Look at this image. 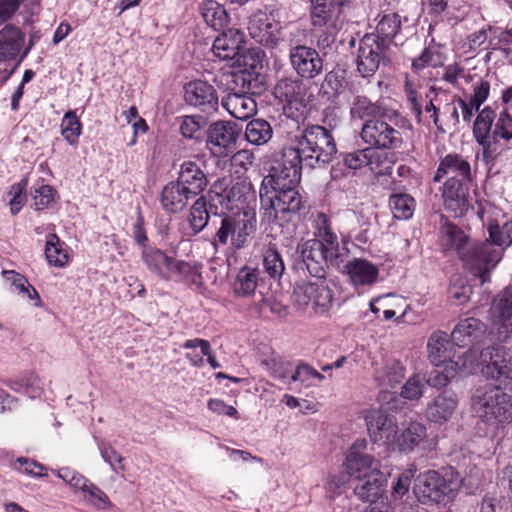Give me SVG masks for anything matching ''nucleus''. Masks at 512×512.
Here are the masks:
<instances>
[{"mask_svg":"<svg viewBox=\"0 0 512 512\" xmlns=\"http://www.w3.org/2000/svg\"><path fill=\"white\" fill-rule=\"evenodd\" d=\"M337 148L331 132L320 126L306 127L295 144L285 147L282 163L272 167L260 186V215L268 223L291 220L292 215L304 208V199L298 190L303 167L315 168L328 164Z\"/></svg>","mask_w":512,"mask_h":512,"instance_id":"1","label":"nucleus"},{"mask_svg":"<svg viewBox=\"0 0 512 512\" xmlns=\"http://www.w3.org/2000/svg\"><path fill=\"white\" fill-rule=\"evenodd\" d=\"M479 363L482 372L495 380V386L480 388L472 397V408L485 423L498 426L512 420V403L503 389L512 388V362L506 357L505 349L490 346L483 349Z\"/></svg>","mask_w":512,"mask_h":512,"instance_id":"2","label":"nucleus"},{"mask_svg":"<svg viewBox=\"0 0 512 512\" xmlns=\"http://www.w3.org/2000/svg\"><path fill=\"white\" fill-rule=\"evenodd\" d=\"M316 223L318 238L298 245L297 251L311 276L324 277L326 267L341 268L348 250L340 247L338 237L332 232L329 219L324 213L318 215Z\"/></svg>","mask_w":512,"mask_h":512,"instance_id":"3","label":"nucleus"},{"mask_svg":"<svg viewBox=\"0 0 512 512\" xmlns=\"http://www.w3.org/2000/svg\"><path fill=\"white\" fill-rule=\"evenodd\" d=\"M461 483L462 478L452 467L441 471L428 470L416 477L414 493L418 500L424 504H446L455 497Z\"/></svg>","mask_w":512,"mask_h":512,"instance_id":"4","label":"nucleus"},{"mask_svg":"<svg viewBox=\"0 0 512 512\" xmlns=\"http://www.w3.org/2000/svg\"><path fill=\"white\" fill-rule=\"evenodd\" d=\"M256 230V215L254 211L244 210L242 214L226 215L221 219L211 244L215 250L228 244L235 249H241L248 244L249 237Z\"/></svg>","mask_w":512,"mask_h":512,"instance_id":"5","label":"nucleus"},{"mask_svg":"<svg viewBox=\"0 0 512 512\" xmlns=\"http://www.w3.org/2000/svg\"><path fill=\"white\" fill-rule=\"evenodd\" d=\"M496 119V111L490 106L484 107L477 115L473 125V136L482 148V161L491 173L497 158L505 147L499 137L492 133L493 122Z\"/></svg>","mask_w":512,"mask_h":512,"instance_id":"6","label":"nucleus"},{"mask_svg":"<svg viewBox=\"0 0 512 512\" xmlns=\"http://www.w3.org/2000/svg\"><path fill=\"white\" fill-rule=\"evenodd\" d=\"M502 257V248H496L489 239H486L468 244L461 252L460 259L474 276L481 279V284H484L490 280V271L496 267Z\"/></svg>","mask_w":512,"mask_h":512,"instance_id":"7","label":"nucleus"},{"mask_svg":"<svg viewBox=\"0 0 512 512\" xmlns=\"http://www.w3.org/2000/svg\"><path fill=\"white\" fill-rule=\"evenodd\" d=\"M227 78L228 93L222 98V106L236 119L246 120L252 117L256 113L257 105L250 95V81L243 74H231Z\"/></svg>","mask_w":512,"mask_h":512,"instance_id":"8","label":"nucleus"},{"mask_svg":"<svg viewBox=\"0 0 512 512\" xmlns=\"http://www.w3.org/2000/svg\"><path fill=\"white\" fill-rule=\"evenodd\" d=\"M291 299L299 309L311 306L315 313L324 314L332 306L333 292L324 277H316L315 281L296 283Z\"/></svg>","mask_w":512,"mask_h":512,"instance_id":"9","label":"nucleus"},{"mask_svg":"<svg viewBox=\"0 0 512 512\" xmlns=\"http://www.w3.org/2000/svg\"><path fill=\"white\" fill-rule=\"evenodd\" d=\"M387 119L392 121L387 114H381L377 118L366 120L363 124L360 135L362 140L369 145L368 148L394 150L402 146V133L388 123Z\"/></svg>","mask_w":512,"mask_h":512,"instance_id":"10","label":"nucleus"},{"mask_svg":"<svg viewBox=\"0 0 512 512\" xmlns=\"http://www.w3.org/2000/svg\"><path fill=\"white\" fill-rule=\"evenodd\" d=\"M390 47L379 41L374 34H365L359 41L356 66L358 73L364 77L373 76L381 65L391 62Z\"/></svg>","mask_w":512,"mask_h":512,"instance_id":"11","label":"nucleus"},{"mask_svg":"<svg viewBox=\"0 0 512 512\" xmlns=\"http://www.w3.org/2000/svg\"><path fill=\"white\" fill-rule=\"evenodd\" d=\"M142 259L151 272L164 280H180L194 273L193 267L189 263L168 257L157 248H144L142 250Z\"/></svg>","mask_w":512,"mask_h":512,"instance_id":"12","label":"nucleus"},{"mask_svg":"<svg viewBox=\"0 0 512 512\" xmlns=\"http://www.w3.org/2000/svg\"><path fill=\"white\" fill-rule=\"evenodd\" d=\"M289 64L296 76L312 80L323 73L324 60L319 52L304 44L293 45L288 52Z\"/></svg>","mask_w":512,"mask_h":512,"instance_id":"13","label":"nucleus"},{"mask_svg":"<svg viewBox=\"0 0 512 512\" xmlns=\"http://www.w3.org/2000/svg\"><path fill=\"white\" fill-rule=\"evenodd\" d=\"M239 136L240 129L236 123L217 121L207 129V147L216 156H228L235 150Z\"/></svg>","mask_w":512,"mask_h":512,"instance_id":"14","label":"nucleus"},{"mask_svg":"<svg viewBox=\"0 0 512 512\" xmlns=\"http://www.w3.org/2000/svg\"><path fill=\"white\" fill-rule=\"evenodd\" d=\"M211 192L219 197L221 205L231 211L240 209L255 196L252 184L246 180L237 181L231 187L227 186L226 179L218 180L212 185Z\"/></svg>","mask_w":512,"mask_h":512,"instance_id":"15","label":"nucleus"},{"mask_svg":"<svg viewBox=\"0 0 512 512\" xmlns=\"http://www.w3.org/2000/svg\"><path fill=\"white\" fill-rule=\"evenodd\" d=\"M304 80L298 76L279 79L274 88L275 96L285 102L289 109L305 108L310 102L311 94ZM284 108L286 109V106Z\"/></svg>","mask_w":512,"mask_h":512,"instance_id":"16","label":"nucleus"},{"mask_svg":"<svg viewBox=\"0 0 512 512\" xmlns=\"http://www.w3.org/2000/svg\"><path fill=\"white\" fill-rule=\"evenodd\" d=\"M365 422L368 433L374 442L394 443L397 434L395 418L381 409L365 411Z\"/></svg>","mask_w":512,"mask_h":512,"instance_id":"17","label":"nucleus"},{"mask_svg":"<svg viewBox=\"0 0 512 512\" xmlns=\"http://www.w3.org/2000/svg\"><path fill=\"white\" fill-rule=\"evenodd\" d=\"M366 448V440L361 439L355 441L347 452L344 469L352 479L378 469L377 461L373 456L366 453Z\"/></svg>","mask_w":512,"mask_h":512,"instance_id":"18","label":"nucleus"},{"mask_svg":"<svg viewBox=\"0 0 512 512\" xmlns=\"http://www.w3.org/2000/svg\"><path fill=\"white\" fill-rule=\"evenodd\" d=\"M185 101L204 113L210 114L218 109V96L212 85L196 80L185 85Z\"/></svg>","mask_w":512,"mask_h":512,"instance_id":"19","label":"nucleus"},{"mask_svg":"<svg viewBox=\"0 0 512 512\" xmlns=\"http://www.w3.org/2000/svg\"><path fill=\"white\" fill-rule=\"evenodd\" d=\"M353 480L356 482L353 491L359 500L373 503L385 498L384 491L387 480L385 474L379 469Z\"/></svg>","mask_w":512,"mask_h":512,"instance_id":"20","label":"nucleus"},{"mask_svg":"<svg viewBox=\"0 0 512 512\" xmlns=\"http://www.w3.org/2000/svg\"><path fill=\"white\" fill-rule=\"evenodd\" d=\"M176 181L193 198L200 195L208 186V177L201 164L196 161H184L178 173Z\"/></svg>","mask_w":512,"mask_h":512,"instance_id":"21","label":"nucleus"},{"mask_svg":"<svg viewBox=\"0 0 512 512\" xmlns=\"http://www.w3.org/2000/svg\"><path fill=\"white\" fill-rule=\"evenodd\" d=\"M25 42V34L20 28L7 24L0 30V62L17 60L20 56Z\"/></svg>","mask_w":512,"mask_h":512,"instance_id":"22","label":"nucleus"},{"mask_svg":"<svg viewBox=\"0 0 512 512\" xmlns=\"http://www.w3.org/2000/svg\"><path fill=\"white\" fill-rule=\"evenodd\" d=\"M467 181L449 177L444 183L443 200L445 209L452 212L454 216H462L468 209Z\"/></svg>","mask_w":512,"mask_h":512,"instance_id":"23","label":"nucleus"},{"mask_svg":"<svg viewBox=\"0 0 512 512\" xmlns=\"http://www.w3.org/2000/svg\"><path fill=\"white\" fill-rule=\"evenodd\" d=\"M444 176L455 177L462 181L471 182L472 174L470 163L459 154H447L440 161L434 176V181L439 182Z\"/></svg>","mask_w":512,"mask_h":512,"instance_id":"24","label":"nucleus"},{"mask_svg":"<svg viewBox=\"0 0 512 512\" xmlns=\"http://www.w3.org/2000/svg\"><path fill=\"white\" fill-rule=\"evenodd\" d=\"M395 443L404 452H410L416 446H421L422 450H431L435 446L434 440L427 437L425 425L419 422H411L401 435L396 436Z\"/></svg>","mask_w":512,"mask_h":512,"instance_id":"25","label":"nucleus"},{"mask_svg":"<svg viewBox=\"0 0 512 512\" xmlns=\"http://www.w3.org/2000/svg\"><path fill=\"white\" fill-rule=\"evenodd\" d=\"M457 404L458 400L455 393L443 391L428 404L426 409L427 419L438 424L445 423L453 415Z\"/></svg>","mask_w":512,"mask_h":512,"instance_id":"26","label":"nucleus"},{"mask_svg":"<svg viewBox=\"0 0 512 512\" xmlns=\"http://www.w3.org/2000/svg\"><path fill=\"white\" fill-rule=\"evenodd\" d=\"M243 35L236 29L224 30L213 42L215 56L222 60H232L240 54Z\"/></svg>","mask_w":512,"mask_h":512,"instance_id":"27","label":"nucleus"},{"mask_svg":"<svg viewBox=\"0 0 512 512\" xmlns=\"http://www.w3.org/2000/svg\"><path fill=\"white\" fill-rule=\"evenodd\" d=\"M451 335L444 331H435L428 339V357L435 367L451 361L453 343Z\"/></svg>","mask_w":512,"mask_h":512,"instance_id":"28","label":"nucleus"},{"mask_svg":"<svg viewBox=\"0 0 512 512\" xmlns=\"http://www.w3.org/2000/svg\"><path fill=\"white\" fill-rule=\"evenodd\" d=\"M343 272L349 276L354 286L373 284L378 277V268L364 259H353L343 265Z\"/></svg>","mask_w":512,"mask_h":512,"instance_id":"29","label":"nucleus"},{"mask_svg":"<svg viewBox=\"0 0 512 512\" xmlns=\"http://www.w3.org/2000/svg\"><path fill=\"white\" fill-rule=\"evenodd\" d=\"M485 332V325L474 317L460 320L451 333L452 341L459 347H465L477 341Z\"/></svg>","mask_w":512,"mask_h":512,"instance_id":"30","label":"nucleus"},{"mask_svg":"<svg viewBox=\"0 0 512 512\" xmlns=\"http://www.w3.org/2000/svg\"><path fill=\"white\" fill-rule=\"evenodd\" d=\"M248 30L258 42L268 43L274 42L279 26L266 12L259 11L250 18Z\"/></svg>","mask_w":512,"mask_h":512,"instance_id":"31","label":"nucleus"},{"mask_svg":"<svg viewBox=\"0 0 512 512\" xmlns=\"http://www.w3.org/2000/svg\"><path fill=\"white\" fill-rule=\"evenodd\" d=\"M190 199H193V196L186 193V190L175 180L164 186L160 201L165 211L179 213L187 206Z\"/></svg>","mask_w":512,"mask_h":512,"instance_id":"32","label":"nucleus"},{"mask_svg":"<svg viewBox=\"0 0 512 512\" xmlns=\"http://www.w3.org/2000/svg\"><path fill=\"white\" fill-rule=\"evenodd\" d=\"M439 242L443 251L454 249L459 257L469 244L467 235L456 225L447 221L442 224Z\"/></svg>","mask_w":512,"mask_h":512,"instance_id":"33","label":"nucleus"},{"mask_svg":"<svg viewBox=\"0 0 512 512\" xmlns=\"http://www.w3.org/2000/svg\"><path fill=\"white\" fill-rule=\"evenodd\" d=\"M405 377V369L399 361H389L374 372V379L383 388H394Z\"/></svg>","mask_w":512,"mask_h":512,"instance_id":"34","label":"nucleus"},{"mask_svg":"<svg viewBox=\"0 0 512 512\" xmlns=\"http://www.w3.org/2000/svg\"><path fill=\"white\" fill-rule=\"evenodd\" d=\"M199 11L204 21L215 30L223 29L229 20L225 8L214 0H204L199 5Z\"/></svg>","mask_w":512,"mask_h":512,"instance_id":"35","label":"nucleus"},{"mask_svg":"<svg viewBox=\"0 0 512 512\" xmlns=\"http://www.w3.org/2000/svg\"><path fill=\"white\" fill-rule=\"evenodd\" d=\"M375 37L390 47L393 39L401 29V18L397 13H387L379 16Z\"/></svg>","mask_w":512,"mask_h":512,"instance_id":"36","label":"nucleus"},{"mask_svg":"<svg viewBox=\"0 0 512 512\" xmlns=\"http://www.w3.org/2000/svg\"><path fill=\"white\" fill-rule=\"evenodd\" d=\"M337 11L331 0H311V21L314 26L333 24Z\"/></svg>","mask_w":512,"mask_h":512,"instance_id":"37","label":"nucleus"},{"mask_svg":"<svg viewBox=\"0 0 512 512\" xmlns=\"http://www.w3.org/2000/svg\"><path fill=\"white\" fill-rule=\"evenodd\" d=\"M259 279V271L248 267L242 268L233 283V290L237 296L249 297L254 294Z\"/></svg>","mask_w":512,"mask_h":512,"instance_id":"38","label":"nucleus"},{"mask_svg":"<svg viewBox=\"0 0 512 512\" xmlns=\"http://www.w3.org/2000/svg\"><path fill=\"white\" fill-rule=\"evenodd\" d=\"M273 135V130L270 123L264 119H253L245 129L246 140L253 145L266 144Z\"/></svg>","mask_w":512,"mask_h":512,"instance_id":"39","label":"nucleus"},{"mask_svg":"<svg viewBox=\"0 0 512 512\" xmlns=\"http://www.w3.org/2000/svg\"><path fill=\"white\" fill-rule=\"evenodd\" d=\"M209 211L207 208V201L204 196L196 199L190 208L188 215V223L192 235L200 233L208 224Z\"/></svg>","mask_w":512,"mask_h":512,"instance_id":"40","label":"nucleus"},{"mask_svg":"<svg viewBox=\"0 0 512 512\" xmlns=\"http://www.w3.org/2000/svg\"><path fill=\"white\" fill-rule=\"evenodd\" d=\"M489 240L496 248H502V255L505 249L512 245V220L499 224L497 221L490 222L488 227Z\"/></svg>","mask_w":512,"mask_h":512,"instance_id":"41","label":"nucleus"},{"mask_svg":"<svg viewBox=\"0 0 512 512\" xmlns=\"http://www.w3.org/2000/svg\"><path fill=\"white\" fill-rule=\"evenodd\" d=\"M63 246L64 243L60 241L56 234L50 233L47 235L45 256L50 265L63 267L68 263L69 255Z\"/></svg>","mask_w":512,"mask_h":512,"instance_id":"42","label":"nucleus"},{"mask_svg":"<svg viewBox=\"0 0 512 512\" xmlns=\"http://www.w3.org/2000/svg\"><path fill=\"white\" fill-rule=\"evenodd\" d=\"M389 205L395 218L407 220L413 216L415 200L406 193L393 194L390 196Z\"/></svg>","mask_w":512,"mask_h":512,"instance_id":"43","label":"nucleus"},{"mask_svg":"<svg viewBox=\"0 0 512 512\" xmlns=\"http://www.w3.org/2000/svg\"><path fill=\"white\" fill-rule=\"evenodd\" d=\"M9 387L15 392H23L30 398L39 397L43 391L41 380L33 373L24 375L20 379L11 380Z\"/></svg>","mask_w":512,"mask_h":512,"instance_id":"44","label":"nucleus"},{"mask_svg":"<svg viewBox=\"0 0 512 512\" xmlns=\"http://www.w3.org/2000/svg\"><path fill=\"white\" fill-rule=\"evenodd\" d=\"M345 76L340 70H332L326 73L320 86V94L328 99L336 98L344 89Z\"/></svg>","mask_w":512,"mask_h":512,"instance_id":"45","label":"nucleus"},{"mask_svg":"<svg viewBox=\"0 0 512 512\" xmlns=\"http://www.w3.org/2000/svg\"><path fill=\"white\" fill-rule=\"evenodd\" d=\"M82 125L75 111L69 110L61 122V134L70 145H75L81 134Z\"/></svg>","mask_w":512,"mask_h":512,"instance_id":"46","label":"nucleus"},{"mask_svg":"<svg viewBox=\"0 0 512 512\" xmlns=\"http://www.w3.org/2000/svg\"><path fill=\"white\" fill-rule=\"evenodd\" d=\"M374 154L375 152L367 147L342 154V161L346 168L358 170L371 164Z\"/></svg>","mask_w":512,"mask_h":512,"instance_id":"47","label":"nucleus"},{"mask_svg":"<svg viewBox=\"0 0 512 512\" xmlns=\"http://www.w3.org/2000/svg\"><path fill=\"white\" fill-rule=\"evenodd\" d=\"M350 113L353 118H377L381 115V109L367 97L358 95L352 102Z\"/></svg>","mask_w":512,"mask_h":512,"instance_id":"48","label":"nucleus"},{"mask_svg":"<svg viewBox=\"0 0 512 512\" xmlns=\"http://www.w3.org/2000/svg\"><path fill=\"white\" fill-rule=\"evenodd\" d=\"M98 449L102 459L110 466L113 472L118 473L125 470V466L123 464L124 458L109 442L100 441L98 443Z\"/></svg>","mask_w":512,"mask_h":512,"instance_id":"49","label":"nucleus"},{"mask_svg":"<svg viewBox=\"0 0 512 512\" xmlns=\"http://www.w3.org/2000/svg\"><path fill=\"white\" fill-rule=\"evenodd\" d=\"M263 269L273 279H279L285 270L281 255L275 249H268L263 257Z\"/></svg>","mask_w":512,"mask_h":512,"instance_id":"50","label":"nucleus"},{"mask_svg":"<svg viewBox=\"0 0 512 512\" xmlns=\"http://www.w3.org/2000/svg\"><path fill=\"white\" fill-rule=\"evenodd\" d=\"M444 365L445 368L443 371L435 369L430 373L428 379L426 380L428 385L441 388L445 387L450 382V379L453 378L456 374L457 363L449 361Z\"/></svg>","mask_w":512,"mask_h":512,"instance_id":"51","label":"nucleus"},{"mask_svg":"<svg viewBox=\"0 0 512 512\" xmlns=\"http://www.w3.org/2000/svg\"><path fill=\"white\" fill-rule=\"evenodd\" d=\"M493 313L503 323L512 317V289L506 288L499 296L492 308Z\"/></svg>","mask_w":512,"mask_h":512,"instance_id":"52","label":"nucleus"},{"mask_svg":"<svg viewBox=\"0 0 512 512\" xmlns=\"http://www.w3.org/2000/svg\"><path fill=\"white\" fill-rule=\"evenodd\" d=\"M206 123V119L202 116H184L180 123V133L188 139L197 138V134Z\"/></svg>","mask_w":512,"mask_h":512,"instance_id":"53","label":"nucleus"},{"mask_svg":"<svg viewBox=\"0 0 512 512\" xmlns=\"http://www.w3.org/2000/svg\"><path fill=\"white\" fill-rule=\"evenodd\" d=\"M404 91L411 106V111L415 115L417 122L420 123L422 119V97L419 95L416 85L407 77L405 79Z\"/></svg>","mask_w":512,"mask_h":512,"instance_id":"54","label":"nucleus"},{"mask_svg":"<svg viewBox=\"0 0 512 512\" xmlns=\"http://www.w3.org/2000/svg\"><path fill=\"white\" fill-rule=\"evenodd\" d=\"M424 388V378L420 375H413L402 387L401 396L405 399L417 400L423 395Z\"/></svg>","mask_w":512,"mask_h":512,"instance_id":"55","label":"nucleus"},{"mask_svg":"<svg viewBox=\"0 0 512 512\" xmlns=\"http://www.w3.org/2000/svg\"><path fill=\"white\" fill-rule=\"evenodd\" d=\"M32 196L36 210H42L47 207L54 199L53 188L43 182L34 186Z\"/></svg>","mask_w":512,"mask_h":512,"instance_id":"56","label":"nucleus"},{"mask_svg":"<svg viewBox=\"0 0 512 512\" xmlns=\"http://www.w3.org/2000/svg\"><path fill=\"white\" fill-rule=\"evenodd\" d=\"M184 349L200 348L203 356H207V362L213 369L219 368L221 365L213 355V351L209 341L205 339L195 338L186 340L182 346Z\"/></svg>","mask_w":512,"mask_h":512,"instance_id":"57","label":"nucleus"},{"mask_svg":"<svg viewBox=\"0 0 512 512\" xmlns=\"http://www.w3.org/2000/svg\"><path fill=\"white\" fill-rule=\"evenodd\" d=\"M27 179H22L19 183L13 185L9 192L12 195L10 199V210L13 215H16L26 202L25 189L27 187Z\"/></svg>","mask_w":512,"mask_h":512,"instance_id":"58","label":"nucleus"},{"mask_svg":"<svg viewBox=\"0 0 512 512\" xmlns=\"http://www.w3.org/2000/svg\"><path fill=\"white\" fill-rule=\"evenodd\" d=\"M12 468L20 473L34 477L44 475V467L38 462L25 457H19L12 463Z\"/></svg>","mask_w":512,"mask_h":512,"instance_id":"59","label":"nucleus"},{"mask_svg":"<svg viewBox=\"0 0 512 512\" xmlns=\"http://www.w3.org/2000/svg\"><path fill=\"white\" fill-rule=\"evenodd\" d=\"M492 133L506 141L512 139V117L507 111H502L499 114Z\"/></svg>","mask_w":512,"mask_h":512,"instance_id":"60","label":"nucleus"},{"mask_svg":"<svg viewBox=\"0 0 512 512\" xmlns=\"http://www.w3.org/2000/svg\"><path fill=\"white\" fill-rule=\"evenodd\" d=\"M84 494L85 499L99 509H105L110 506V500L106 493L93 483H89Z\"/></svg>","mask_w":512,"mask_h":512,"instance_id":"61","label":"nucleus"},{"mask_svg":"<svg viewBox=\"0 0 512 512\" xmlns=\"http://www.w3.org/2000/svg\"><path fill=\"white\" fill-rule=\"evenodd\" d=\"M449 294L457 304H464L470 299L472 288L459 278L450 286Z\"/></svg>","mask_w":512,"mask_h":512,"instance_id":"62","label":"nucleus"},{"mask_svg":"<svg viewBox=\"0 0 512 512\" xmlns=\"http://www.w3.org/2000/svg\"><path fill=\"white\" fill-rule=\"evenodd\" d=\"M312 373L313 368L310 365L304 362H300L297 365L294 373L291 375L289 384L292 382H300L305 387L314 386L315 382L312 381Z\"/></svg>","mask_w":512,"mask_h":512,"instance_id":"63","label":"nucleus"},{"mask_svg":"<svg viewBox=\"0 0 512 512\" xmlns=\"http://www.w3.org/2000/svg\"><path fill=\"white\" fill-rule=\"evenodd\" d=\"M490 93V84L487 81H480L473 88V94L470 96L469 100L471 101V105L475 106V111L480 112L481 105L487 100Z\"/></svg>","mask_w":512,"mask_h":512,"instance_id":"64","label":"nucleus"}]
</instances>
